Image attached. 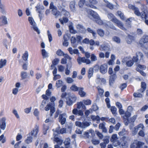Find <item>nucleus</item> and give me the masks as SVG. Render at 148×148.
<instances>
[{
  "label": "nucleus",
  "mask_w": 148,
  "mask_h": 148,
  "mask_svg": "<svg viewBox=\"0 0 148 148\" xmlns=\"http://www.w3.org/2000/svg\"><path fill=\"white\" fill-rule=\"evenodd\" d=\"M122 62H126V65L128 67L131 66L133 64L134 62L133 58L127 57L125 58Z\"/></svg>",
  "instance_id": "4468645a"
},
{
  "label": "nucleus",
  "mask_w": 148,
  "mask_h": 148,
  "mask_svg": "<svg viewBox=\"0 0 148 148\" xmlns=\"http://www.w3.org/2000/svg\"><path fill=\"white\" fill-rule=\"evenodd\" d=\"M56 55L59 56H64L65 58H66L68 60H71L72 58L70 57L68 54H65L64 52L61 49H58L56 52Z\"/></svg>",
  "instance_id": "ddd939ff"
},
{
  "label": "nucleus",
  "mask_w": 148,
  "mask_h": 148,
  "mask_svg": "<svg viewBox=\"0 0 148 148\" xmlns=\"http://www.w3.org/2000/svg\"><path fill=\"white\" fill-rule=\"evenodd\" d=\"M28 21L30 24L32 25V27L39 34L40 33V31L37 27L36 23L34 20L32 16H29L28 18Z\"/></svg>",
  "instance_id": "423d86ee"
},
{
  "label": "nucleus",
  "mask_w": 148,
  "mask_h": 148,
  "mask_svg": "<svg viewBox=\"0 0 148 148\" xmlns=\"http://www.w3.org/2000/svg\"><path fill=\"white\" fill-rule=\"evenodd\" d=\"M91 134L92 136H94L95 135L94 131L92 129L89 130L85 132L83 134V135H81L80 136V137L81 138H88L90 136V134Z\"/></svg>",
  "instance_id": "f8f14e48"
},
{
  "label": "nucleus",
  "mask_w": 148,
  "mask_h": 148,
  "mask_svg": "<svg viewBox=\"0 0 148 148\" xmlns=\"http://www.w3.org/2000/svg\"><path fill=\"white\" fill-rule=\"evenodd\" d=\"M67 117L66 114L63 113L60 115L59 116V121L62 125L65 123L66 121V118Z\"/></svg>",
  "instance_id": "dca6fc26"
},
{
  "label": "nucleus",
  "mask_w": 148,
  "mask_h": 148,
  "mask_svg": "<svg viewBox=\"0 0 148 148\" xmlns=\"http://www.w3.org/2000/svg\"><path fill=\"white\" fill-rule=\"evenodd\" d=\"M144 58V56L143 53L140 52H138L136 53V56L133 57L134 62H136L138 61L143 60Z\"/></svg>",
  "instance_id": "1a4fd4ad"
},
{
  "label": "nucleus",
  "mask_w": 148,
  "mask_h": 148,
  "mask_svg": "<svg viewBox=\"0 0 148 148\" xmlns=\"http://www.w3.org/2000/svg\"><path fill=\"white\" fill-rule=\"evenodd\" d=\"M28 53L27 51H25L23 54L22 58L25 61H26L27 60L28 58Z\"/></svg>",
  "instance_id": "4c0bfd02"
},
{
  "label": "nucleus",
  "mask_w": 148,
  "mask_h": 148,
  "mask_svg": "<svg viewBox=\"0 0 148 148\" xmlns=\"http://www.w3.org/2000/svg\"><path fill=\"white\" fill-rule=\"evenodd\" d=\"M95 20L97 23L99 25H102L103 23L102 21L100 19L99 16Z\"/></svg>",
  "instance_id": "774afa93"
},
{
  "label": "nucleus",
  "mask_w": 148,
  "mask_h": 148,
  "mask_svg": "<svg viewBox=\"0 0 148 148\" xmlns=\"http://www.w3.org/2000/svg\"><path fill=\"white\" fill-rule=\"evenodd\" d=\"M70 140L69 138H68L65 139L64 142L66 148H67L69 147L70 144Z\"/></svg>",
  "instance_id": "ea45409f"
},
{
  "label": "nucleus",
  "mask_w": 148,
  "mask_h": 148,
  "mask_svg": "<svg viewBox=\"0 0 148 148\" xmlns=\"http://www.w3.org/2000/svg\"><path fill=\"white\" fill-rule=\"evenodd\" d=\"M12 113L17 118H20V116L18 113L17 111L16 110H13L12 111Z\"/></svg>",
  "instance_id": "680f3d73"
},
{
  "label": "nucleus",
  "mask_w": 148,
  "mask_h": 148,
  "mask_svg": "<svg viewBox=\"0 0 148 148\" xmlns=\"http://www.w3.org/2000/svg\"><path fill=\"white\" fill-rule=\"evenodd\" d=\"M117 14L123 20H125V17L123 13H122L121 11H119L117 12Z\"/></svg>",
  "instance_id": "69168bd1"
},
{
  "label": "nucleus",
  "mask_w": 148,
  "mask_h": 148,
  "mask_svg": "<svg viewBox=\"0 0 148 148\" xmlns=\"http://www.w3.org/2000/svg\"><path fill=\"white\" fill-rule=\"evenodd\" d=\"M133 96L135 98H141L143 97V95L138 92H135L133 94Z\"/></svg>",
  "instance_id": "49530a36"
},
{
  "label": "nucleus",
  "mask_w": 148,
  "mask_h": 148,
  "mask_svg": "<svg viewBox=\"0 0 148 148\" xmlns=\"http://www.w3.org/2000/svg\"><path fill=\"white\" fill-rule=\"evenodd\" d=\"M6 119L5 117H3L0 120V128L4 130L6 127Z\"/></svg>",
  "instance_id": "a211bd4d"
},
{
  "label": "nucleus",
  "mask_w": 148,
  "mask_h": 148,
  "mask_svg": "<svg viewBox=\"0 0 148 148\" xmlns=\"http://www.w3.org/2000/svg\"><path fill=\"white\" fill-rule=\"evenodd\" d=\"M69 97L73 103L75 102L77 100V97L74 95H71Z\"/></svg>",
  "instance_id": "052dcab7"
},
{
  "label": "nucleus",
  "mask_w": 148,
  "mask_h": 148,
  "mask_svg": "<svg viewBox=\"0 0 148 148\" xmlns=\"http://www.w3.org/2000/svg\"><path fill=\"white\" fill-rule=\"evenodd\" d=\"M68 50L70 53L72 55L73 54H77L78 53V51L77 49H73L71 47H69L68 49Z\"/></svg>",
  "instance_id": "72a5a7b5"
},
{
  "label": "nucleus",
  "mask_w": 148,
  "mask_h": 148,
  "mask_svg": "<svg viewBox=\"0 0 148 148\" xmlns=\"http://www.w3.org/2000/svg\"><path fill=\"white\" fill-rule=\"evenodd\" d=\"M76 27L78 30L81 32L82 33H85L86 31V29L82 25L78 24L76 25Z\"/></svg>",
  "instance_id": "cd10ccee"
},
{
  "label": "nucleus",
  "mask_w": 148,
  "mask_h": 148,
  "mask_svg": "<svg viewBox=\"0 0 148 148\" xmlns=\"http://www.w3.org/2000/svg\"><path fill=\"white\" fill-rule=\"evenodd\" d=\"M2 43L3 46L6 49H8L10 46V43L6 39H4L3 40Z\"/></svg>",
  "instance_id": "c85d7f7f"
},
{
  "label": "nucleus",
  "mask_w": 148,
  "mask_h": 148,
  "mask_svg": "<svg viewBox=\"0 0 148 148\" xmlns=\"http://www.w3.org/2000/svg\"><path fill=\"white\" fill-rule=\"evenodd\" d=\"M77 61L79 64H81L82 63H86V64H91V62L89 59H86L84 57H79L77 59Z\"/></svg>",
  "instance_id": "9d476101"
},
{
  "label": "nucleus",
  "mask_w": 148,
  "mask_h": 148,
  "mask_svg": "<svg viewBox=\"0 0 148 148\" xmlns=\"http://www.w3.org/2000/svg\"><path fill=\"white\" fill-rule=\"evenodd\" d=\"M99 129H102L103 132H107V130L105 127L104 123H100L99 125Z\"/></svg>",
  "instance_id": "e433bc0d"
},
{
  "label": "nucleus",
  "mask_w": 148,
  "mask_h": 148,
  "mask_svg": "<svg viewBox=\"0 0 148 148\" xmlns=\"http://www.w3.org/2000/svg\"><path fill=\"white\" fill-rule=\"evenodd\" d=\"M21 84L19 82H17L15 85V87L13 88L12 93L14 95H16L19 91V89L20 87Z\"/></svg>",
  "instance_id": "2eb2a0df"
},
{
  "label": "nucleus",
  "mask_w": 148,
  "mask_h": 148,
  "mask_svg": "<svg viewBox=\"0 0 148 148\" xmlns=\"http://www.w3.org/2000/svg\"><path fill=\"white\" fill-rule=\"evenodd\" d=\"M91 118L93 121H97V123H99L100 119L99 116H98L92 115L91 116Z\"/></svg>",
  "instance_id": "c03bdc74"
},
{
  "label": "nucleus",
  "mask_w": 148,
  "mask_h": 148,
  "mask_svg": "<svg viewBox=\"0 0 148 148\" xmlns=\"http://www.w3.org/2000/svg\"><path fill=\"white\" fill-rule=\"evenodd\" d=\"M108 17L111 21L115 23L119 27L122 29H125V28L124 27L122 23L115 18L112 14H109Z\"/></svg>",
  "instance_id": "f03ea898"
},
{
  "label": "nucleus",
  "mask_w": 148,
  "mask_h": 148,
  "mask_svg": "<svg viewBox=\"0 0 148 148\" xmlns=\"http://www.w3.org/2000/svg\"><path fill=\"white\" fill-rule=\"evenodd\" d=\"M75 3L74 1H72L71 2L70 5V9L72 11H73L75 10Z\"/></svg>",
  "instance_id": "8fccbe9b"
},
{
  "label": "nucleus",
  "mask_w": 148,
  "mask_h": 148,
  "mask_svg": "<svg viewBox=\"0 0 148 148\" xmlns=\"http://www.w3.org/2000/svg\"><path fill=\"white\" fill-rule=\"evenodd\" d=\"M91 62H95L97 60V57L95 54H92L90 56Z\"/></svg>",
  "instance_id": "a18cd8bd"
},
{
  "label": "nucleus",
  "mask_w": 148,
  "mask_h": 148,
  "mask_svg": "<svg viewBox=\"0 0 148 148\" xmlns=\"http://www.w3.org/2000/svg\"><path fill=\"white\" fill-rule=\"evenodd\" d=\"M64 103L63 99L62 98H61L58 101V107L60 108H61L63 106Z\"/></svg>",
  "instance_id": "4d7b16f0"
},
{
  "label": "nucleus",
  "mask_w": 148,
  "mask_h": 148,
  "mask_svg": "<svg viewBox=\"0 0 148 148\" xmlns=\"http://www.w3.org/2000/svg\"><path fill=\"white\" fill-rule=\"evenodd\" d=\"M141 88L140 90V92H143L146 89V84L145 82H142L141 83Z\"/></svg>",
  "instance_id": "58836bf2"
},
{
  "label": "nucleus",
  "mask_w": 148,
  "mask_h": 148,
  "mask_svg": "<svg viewBox=\"0 0 148 148\" xmlns=\"http://www.w3.org/2000/svg\"><path fill=\"white\" fill-rule=\"evenodd\" d=\"M93 69L92 68H90L88 71V77L90 78L92 75L93 74Z\"/></svg>",
  "instance_id": "13d9d810"
},
{
  "label": "nucleus",
  "mask_w": 148,
  "mask_h": 148,
  "mask_svg": "<svg viewBox=\"0 0 148 148\" xmlns=\"http://www.w3.org/2000/svg\"><path fill=\"white\" fill-rule=\"evenodd\" d=\"M39 129V126L36 125L32 129L31 132L29 134L34 138H36L38 135Z\"/></svg>",
  "instance_id": "6e6552de"
},
{
  "label": "nucleus",
  "mask_w": 148,
  "mask_h": 148,
  "mask_svg": "<svg viewBox=\"0 0 148 148\" xmlns=\"http://www.w3.org/2000/svg\"><path fill=\"white\" fill-rule=\"evenodd\" d=\"M66 129L65 128H63L60 130L59 129V128H57L55 132V134H64L66 133Z\"/></svg>",
  "instance_id": "a878e982"
},
{
  "label": "nucleus",
  "mask_w": 148,
  "mask_h": 148,
  "mask_svg": "<svg viewBox=\"0 0 148 148\" xmlns=\"http://www.w3.org/2000/svg\"><path fill=\"white\" fill-rule=\"evenodd\" d=\"M21 75L22 78L25 79L27 76V73L26 72L22 71L21 72Z\"/></svg>",
  "instance_id": "bf43d9fd"
},
{
  "label": "nucleus",
  "mask_w": 148,
  "mask_h": 148,
  "mask_svg": "<svg viewBox=\"0 0 148 148\" xmlns=\"http://www.w3.org/2000/svg\"><path fill=\"white\" fill-rule=\"evenodd\" d=\"M60 62V60L59 58H56L55 59L52 61V63L53 65H56Z\"/></svg>",
  "instance_id": "338daca9"
},
{
  "label": "nucleus",
  "mask_w": 148,
  "mask_h": 148,
  "mask_svg": "<svg viewBox=\"0 0 148 148\" xmlns=\"http://www.w3.org/2000/svg\"><path fill=\"white\" fill-rule=\"evenodd\" d=\"M112 40L113 41L117 43H120L121 42V40L119 38L116 36L112 38Z\"/></svg>",
  "instance_id": "0e129e2a"
},
{
  "label": "nucleus",
  "mask_w": 148,
  "mask_h": 148,
  "mask_svg": "<svg viewBox=\"0 0 148 148\" xmlns=\"http://www.w3.org/2000/svg\"><path fill=\"white\" fill-rule=\"evenodd\" d=\"M140 44L142 47L145 48L148 47V36H143L139 42Z\"/></svg>",
  "instance_id": "20e7f679"
},
{
  "label": "nucleus",
  "mask_w": 148,
  "mask_h": 148,
  "mask_svg": "<svg viewBox=\"0 0 148 148\" xmlns=\"http://www.w3.org/2000/svg\"><path fill=\"white\" fill-rule=\"evenodd\" d=\"M82 42L83 43L86 44L89 43L90 45H92L94 44V41L92 39L90 40L89 39L86 38L82 40Z\"/></svg>",
  "instance_id": "5701e85b"
},
{
  "label": "nucleus",
  "mask_w": 148,
  "mask_h": 148,
  "mask_svg": "<svg viewBox=\"0 0 148 148\" xmlns=\"http://www.w3.org/2000/svg\"><path fill=\"white\" fill-rule=\"evenodd\" d=\"M116 78V75L115 74L110 75L109 78V83L110 84L112 83Z\"/></svg>",
  "instance_id": "2f4dec72"
},
{
  "label": "nucleus",
  "mask_w": 148,
  "mask_h": 148,
  "mask_svg": "<svg viewBox=\"0 0 148 148\" xmlns=\"http://www.w3.org/2000/svg\"><path fill=\"white\" fill-rule=\"evenodd\" d=\"M132 110V107L129 106L127 108V110L125 113V116L123 117V119L125 120H127V118L130 116V113L129 112V111H131Z\"/></svg>",
  "instance_id": "393cba45"
},
{
  "label": "nucleus",
  "mask_w": 148,
  "mask_h": 148,
  "mask_svg": "<svg viewBox=\"0 0 148 148\" xmlns=\"http://www.w3.org/2000/svg\"><path fill=\"white\" fill-rule=\"evenodd\" d=\"M66 82L67 83L71 84L73 83L74 80L72 77H67L65 79Z\"/></svg>",
  "instance_id": "a19ab883"
},
{
  "label": "nucleus",
  "mask_w": 148,
  "mask_h": 148,
  "mask_svg": "<svg viewBox=\"0 0 148 148\" xmlns=\"http://www.w3.org/2000/svg\"><path fill=\"white\" fill-rule=\"evenodd\" d=\"M87 12L89 15H90L95 19V20L99 16L98 14L96 12L92 10H89Z\"/></svg>",
  "instance_id": "b1692460"
},
{
  "label": "nucleus",
  "mask_w": 148,
  "mask_h": 148,
  "mask_svg": "<svg viewBox=\"0 0 148 148\" xmlns=\"http://www.w3.org/2000/svg\"><path fill=\"white\" fill-rule=\"evenodd\" d=\"M118 138L117 137V135L114 134L112 135L110 140L111 142H113L114 146H116L119 145H120V146H121L123 147V148H124L126 145V143L124 142V141H122L120 143H119V142H118Z\"/></svg>",
  "instance_id": "f257e3e1"
},
{
  "label": "nucleus",
  "mask_w": 148,
  "mask_h": 148,
  "mask_svg": "<svg viewBox=\"0 0 148 148\" xmlns=\"http://www.w3.org/2000/svg\"><path fill=\"white\" fill-rule=\"evenodd\" d=\"M54 141L55 142L60 145H61L62 143V140L56 136L54 137Z\"/></svg>",
  "instance_id": "37998d69"
},
{
  "label": "nucleus",
  "mask_w": 148,
  "mask_h": 148,
  "mask_svg": "<svg viewBox=\"0 0 148 148\" xmlns=\"http://www.w3.org/2000/svg\"><path fill=\"white\" fill-rule=\"evenodd\" d=\"M144 128V126L143 124H140L135 127L134 131L133 132V134L134 135L136 134L138 131L140 130V131L138 133L139 135L143 137L145 135L143 131L141 130H143Z\"/></svg>",
  "instance_id": "7ed1b4c3"
},
{
  "label": "nucleus",
  "mask_w": 148,
  "mask_h": 148,
  "mask_svg": "<svg viewBox=\"0 0 148 148\" xmlns=\"http://www.w3.org/2000/svg\"><path fill=\"white\" fill-rule=\"evenodd\" d=\"M72 65V63L71 62L69 64H68L66 65V68L65 70V74L68 75H69L71 73L70 69Z\"/></svg>",
  "instance_id": "6ab92c4d"
},
{
  "label": "nucleus",
  "mask_w": 148,
  "mask_h": 148,
  "mask_svg": "<svg viewBox=\"0 0 148 148\" xmlns=\"http://www.w3.org/2000/svg\"><path fill=\"white\" fill-rule=\"evenodd\" d=\"M34 137L28 134L27 138L25 140V142L27 144H29L32 143Z\"/></svg>",
  "instance_id": "473e14b6"
},
{
  "label": "nucleus",
  "mask_w": 148,
  "mask_h": 148,
  "mask_svg": "<svg viewBox=\"0 0 148 148\" xmlns=\"http://www.w3.org/2000/svg\"><path fill=\"white\" fill-rule=\"evenodd\" d=\"M77 107L78 109H80L81 108L84 109H86V108L83 102L80 101L77 102Z\"/></svg>",
  "instance_id": "bb28decb"
},
{
  "label": "nucleus",
  "mask_w": 148,
  "mask_h": 148,
  "mask_svg": "<svg viewBox=\"0 0 148 148\" xmlns=\"http://www.w3.org/2000/svg\"><path fill=\"white\" fill-rule=\"evenodd\" d=\"M100 48L101 49V50H102L105 51H110V48L109 47L107 46L106 45H101L100 46Z\"/></svg>",
  "instance_id": "c9c22d12"
},
{
  "label": "nucleus",
  "mask_w": 148,
  "mask_h": 148,
  "mask_svg": "<svg viewBox=\"0 0 148 148\" xmlns=\"http://www.w3.org/2000/svg\"><path fill=\"white\" fill-rule=\"evenodd\" d=\"M144 145V143L136 141L131 145V148H147V146Z\"/></svg>",
  "instance_id": "0eeeda50"
},
{
  "label": "nucleus",
  "mask_w": 148,
  "mask_h": 148,
  "mask_svg": "<svg viewBox=\"0 0 148 148\" xmlns=\"http://www.w3.org/2000/svg\"><path fill=\"white\" fill-rule=\"evenodd\" d=\"M49 8L52 9V13L56 17H57L60 15V12H58L56 7L54 6L53 3H51L50 4Z\"/></svg>",
  "instance_id": "9b49d317"
},
{
  "label": "nucleus",
  "mask_w": 148,
  "mask_h": 148,
  "mask_svg": "<svg viewBox=\"0 0 148 148\" xmlns=\"http://www.w3.org/2000/svg\"><path fill=\"white\" fill-rule=\"evenodd\" d=\"M89 3L88 4L89 6L91 8L96 9V7L95 5L97 3V0H88Z\"/></svg>",
  "instance_id": "412c9836"
},
{
  "label": "nucleus",
  "mask_w": 148,
  "mask_h": 148,
  "mask_svg": "<svg viewBox=\"0 0 148 148\" xmlns=\"http://www.w3.org/2000/svg\"><path fill=\"white\" fill-rule=\"evenodd\" d=\"M35 7L36 11L39 14L38 16L41 20L42 17V10H44L45 8L43 5L39 3Z\"/></svg>",
  "instance_id": "39448f33"
},
{
  "label": "nucleus",
  "mask_w": 148,
  "mask_h": 148,
  "mask_svg": "<svg viewBox=\"0 0 148 148\" xmlns=\"http://www.w3.org/2000/svg\"><path fill=\"white\" fill-rule=\"evenodd\" d=\"M46 101L43 100L42 101L41 105L40 106V109L41 110H43L45 107L46 105Z\"/></svg>",
  "instance_id": "603ef678"
},
{
  "label": "nucleus",
  "mask_w": 148,
  "mask_h": 148,
  "mask_svg": "<svg viewBox=\"0 0 148 148\" xmlns=\"http://www.w3.org/2000/svg\"><path fill=\"white\" fill-rule=\"evenodd\" d=\"M63 83L62 81L60 80H59L56 82V86L57 88H59L61 86Z\"/></svg>",
  "instance_id": "864d4df0"
},
{
  "label": "nucleus",
  "mask_w": 148,
  "mask_h": 148,
  "mask_svg": "<svg viewBox=\"0 0 148 148\" xmlns=\"http://www.w3.org/2000/svg\"><path fill=\"white\" fill-rule=\"evenodd\" d=\"M83 102L84 104L87 106L90 105L91 104V101L89 99L84 100Z\"/></svg>",
  "instance_id": "5fc2aeb1"
},
{
  "label": "nucleus",
  "mask_w": 148,
  "mask_h": 148,
  "mask_svg": "<svg viewBox=\"0 0 148 148\" xmlns=\"http://www.w3.org/2000/svg\"><path fill=\"white\" fill-rule=\"evenodd\" d=\"M59 20L61 23L63 24L64 23H66L68 21V19L66 17H64L62 19H60Z\"/></svg>",
  "instance_id": "3c124183"
},
{
  "label": "nucleus",
  "mask_w": 148,
  "mask_h": 148,
  "mask_svg": "<svg viewBox=\"0 0 148 148\" xmlns=\"http://www.w3.org/2000/svg\"><path fill=\"white\" fill-rule=\"evenodd\" d=\"M78 94L81 97H85L86 96V93L84 90V88L83 87H79Z\"/></svg>",
  "instance_id": "4be33fe9"
},
{
  "label": "nucleus",
  "mask_w": 148,
  "mask_h": 148,
  "mask_svg": "<svg viewBox=\"0 0 148 148\" xmlns=\"http://www.w3.org/2000/svg\"><path fill=\"white\" fill-rule=\"evenodd\" d=\"M58 71L60 72H63L65 69V67L62 65H59L58 66Z\"/></svg>",
  "instance_id": "de8ad7c7"
},
{
  "label": "nucleus",
  "mask_w": 148,
  "mask_h": 148,
  "mask_svg": "<svg viewBox=\"0 0 148 148\" xmlns=\"http://www.w3.org/2000/svg\"><path fill=\"white\" fill-rule=\"evenodd\" d=\"M42 54L43 58H45L48 56V53L45 49L42 50Z\"/></svg>",
  "instance_id": "09e8293b"
},
{
  "label": "nucleus",
  "mask_w": 148,
  "mask_h": 148,
  "mask_svg": "<svg viewBox=\"0 0 148 148\" xmlns=\"http://www.w3.org/2000/svg\"><path fill=\"white\" fill-rule=\"evenodd\" d=\"M110 110L113 114L114 115L116 114L117 109L115 107H111L110 108Z\"/></svg>",
  "instance_id": "6e6d98bb"
},
{
  "label": "nucleus",
  "mask_w": 148,
  "mask_h": 148,
  "mask_svg": "<svg viewBox=\"0 0 148 148\" xmlns=\"http://www.w3.org/2000/svg\"><path fill=\"white\" fill-rule=\"evenodd\" d=\"M70 89L71 90L73 91H78L79 88L78 87L75 85H73L70 87Z\"/></svg>",
  "instance_id": "79ce46f5"
},
{
  "label": "nucleus",
  "mask_w": 148,
  "mask_h": 148,
  "mask_svg": "<svg viewBox=\"0 0 148 148\" xmlns=\"http://www.w3.org/2000/svg\"><path fill=\"white\" fill-rule=\"evenodd\" d=\"M108 65L106 64H104L101 65L99 67L100 72L102 74H105L107 71Z\"/></svg>",
  "instance_id": "f3484780"
},
{
  "label": "nucleus",
  "mask_w": 148,
  "mask_h": 148,
  "mask_svg": "<svg viewBox=\"0 0 148 148\" xmlns=\"http://www.w3.org/2000/svg\"><path fill=\"white\" fill-rule=\"evenodd\" d=\"M8 23L7 18L5 16H2L0 17V25H6Z\"/></svg>",
  "instance_id": "aec40b11"
},
{
  "label": "nucleus",
  "mask_w": 148,
  "mask_h": 148,
  "mask_svg": "<svg viewBox=\"0 0 148 148\" xmlns=\"http://www.w3.org/2000/svg\"><path fill=\"white\" fill-rule=\"evenodd\" d=\"M0 11L3 14H5L6 13L4 6L2 4L1 0H0Z\"/></svg>",
  "instance_id": "f704fd0d"
},
{
  "label": "nucleus",
  "mask_w": 148,
  "mask_h": 148,
  "mask_svg": "<svg viewBox=\"0 0 148 148\" xmlns=\"http://www.w3.org/2000/svg\"><path fill=\"white\" fill-rule=\"evenodd\" d=\"M7 60L5 59H1L0 60V68H2L5 66L6 64Z\"/></svg>",
  "instance_id": "7c9ffc66"
},
{
  "label": "nucleus",
  "mask_w": 148,
  "mask_h": 148,
  "mask_svg": "<svg viewBox=\"0 0 148 148\" xmlns=\"http://www.w3.org/2000/svg\"><path fill=\"white\" fill-rule=\"evenodd\" d=\"M87 31L90 33H91L93 36L95 38L96 37V34L91 29L89 28H88L87 29Z\"/></svg>",
  "instance_id": "e2e57ef3"
},
{
  "label": "nucleus",
  "mask_w": 148,
  "mask_h": 148,
  "mask_svg": "<svg viewBox=\"0 0 148 148\" xmlns=\"http://www.w3.org/2000/svg\"><path fill=\"white\" fill-rule=\"evenodd\" d=\"M146 68L145 66L141 64H138L137 65L136 70L138 71H140L142 70H145Z\"/></svg>",
  "instance_id": "c756f323"
}]
</instances>
